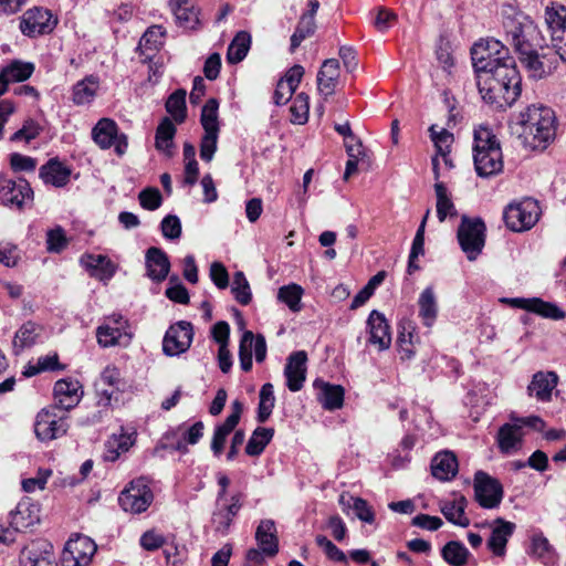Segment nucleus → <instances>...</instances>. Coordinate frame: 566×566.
I'll return each mask as SVG.
<instances>
[{"label":"nucleus","instance_id":"obj_1","mask_svg":"<svg viewBox=\"0 0 566 566\" xmlns=\"http://www.w3.org/2000/svg\"><path fill=\"white\" fill-rule=\"evenodd\" d=\"M476 85L482 98L497 108L514 104L522 92V77L514 59L476 75Z\"/></svg>","mask_w":566,"mask_h":566},{"label":"nucleus","instance_id":"obj_2","mask_svg":"<svg viewBox=\"0 0 566 566\" xmlns=\"http://www.w3.org/2000/svg\"><path fill=\"white\" fill-rule=\"evenodd\" d=\"M501 15L505 40L517 54L544 46L545 39L531 17L512 4H503Z\"/></svg>","mask_w":566,"mask_h":566},{"label":"nucleus","instance_id":"obj_3","mask_svg":"<svg viewBox=\"0 0 566 566\" xmlns=\"http://www.w3.org/2000/svg\"><path fill=\"white\" fill-rule=\"evenodd\" d=\"M516 134L525 147L544 150L556 134L555 113L544 105L528 106L520 114Z\"/></svg>","mask_w":566,"mask_h":566},{"label":"nucleus","instance_id":"obj_4","mask_svg":"<svg viewBox=\"0 0 566 566\" xmlns=\"http://www.w3.org/2000/svg\"><path fill=\"white\" fill-rule=\"evenodd\" d=\"M473 159L480 177L494 176L503 169V156L496 136L486 127L474 130Z\"/></svg>","mask_w":566,"mask_h":566},{"label":"nucleus","instance_id":"obj_5","mask_svg":"<svg viewBox=\"0 0 566 566\" xmlns=\"http://www.w3.org/2000/svg\"><path fill=\"white\" fill-rule=\"evenodd\" d=\"M510 56L509 50L497 40H481L471 48V60L475 75L495 69L506 62Z\"/></svg>","mask_w":566,"mask_h":566},{"label":"nucleus","instance_id":"obj_6","mask_svg":"<svg viewBox=\"0 0 566 566\" xmlns=\"http://www.w3.org/2000/svg\"><path fill=\"white\" fill-rule=\"evenodd\" d=\"M486 227L481 218L463 216L458 228L457 238L469 261L481 254L485 244Z\"/></svg>","mask_w":566,"mask_h":566},{"label":"nucleus","instance_id":"obj_7","mask_svg":"<svg viewBox=\"0 0 566 566\" xmlns=\"http://www.w3.org/2000/svg\"><path fill=\"white\" fill-rule=\"evenodd\" d=\"M541 209L536 200L526 198L518 202L510 203L503 212L506 227L515 232H522L533 228L538 221Z\"/></svg>","mask_w":566,"mask_h":566},{"label":"nucleus","instance_id":"obj_8","mask_svg":"<svg viewBox=\"0 0 566 566\" xmlns=\"http://www.w3.org/2000/svg\"><path fill=\"white\" fill-rule=\"evenodd\" d=\"M39 506L30 500L18 503L14 511L10 512L9 527L0 528V544L10 545L15 541V534L40 522Z\"/></svg>","mask_w":566,"mask_h":566},{"label":"nucleus","instance_id":"obj_9","mask_svg":"<svg viewBox=\"0 0 566 566\" xmlns=\"http://www.w3.org/2000/svg\"><path fill=\"white\" fill-rule=\"evenodd\" d=\"M33 201V190L24 178L14 180L0 174V203L9 208L23 209Z\"/></svg>","mask_w":566,"mask_h":566},{"label":"nucleus","instance_id":"obj_10","mask_svg":"<svg viewBox=\"0 0 566 566\" xmlns=\"http://www.w3.org/2000/svg\"><path fill=\"white\" fill-rule=\"evenodd\" d=\"M153 500V492L144 478L133 480L118 496L120 507L124 511L132 513H142L146 511Z\"/></svg>","mask_w":566,"mask_h":566},{"label":"nucleus","instance_id":"obj_11","mask_svg":"<svg viewBox=\"0 0 566 566\" xmlns=\"http://www.w3.org/2000/svg\"><path fill=\"white\" fill-rule=\"evenodd\" d=\"M57 20L50 10L34 7L27 10L20 19L19 29L23 35L36 38L50 34L56 27Z\"/></svg>","mask_w":566,"mask_h":566},{"label":"nucleus","instance_id":"obj_12","mask_svg":"<svg viewBox=\"0 0 566 566\" xmlns=\"http://www.w3.org/2000/svg\"><path fill=\"white\" fill-rule=\"evenodd\" d=\"M474 495L480 506L494 509L502 502L503 488L496 479L483 471H478L474 476Z\"/></svg>","mask_w":566,"mask_h":566},{"label":"nucleus","instance_id":"obj_13","mask_svg":"<svg viewBox=\"0 0 566 566\" xmlns=\"http://www.w3.org/2000/svg\"><path fill=\"white\" fill-rule=\"evenodd\" d=\"M97 546L93 539L84 535H76L67 541L63 552V563L66 566H87Z\"/></svg>","mask_w":566,"mask_h":566},{"label":"nucleus","instance_id":"obj_14","mask_svg":"<svg viewBox=\"0 0 566 566\" xmlns=\"http://www.w3.org/2000/svg\"><path fill=\"white\" fill-rule=\"evenodd\" d=\"M52 409H43L36 416L34 431L42 441H50L62 437L69 429L66 417L57 416Z\"/></svg>","mask_w":566,"mask_h":566},{"label":"nucleus","instance_id":"obj_15","mask_svg":"<svg viewBox=\"0 0 566 566\" xmlns=\"http://www.w3.org/2000/svg\"><path fill=\"white\" fill-rule=\"evenodd\" d=\"M192 340V326L190 323L180 321L171 325L165 334L163 350L168 356H176L185 353Z\"/></svg>","mask_w":566,"mask_h":566},{"label":"nucleus","instance_id":"obj_16","mask_svg":"<svg viewBox=\"0 0 566 566\" xmlns=\"http://www.w3.org/2000/svg\"><path fill=\"white\" fill-rule=\"evenodd\" d=\"M366 325L369 333L368 344L375 346L378 352L388 349L391 345V333L385 315L377 310L371 311Z\"/></svg>","mask_w":566,"mask_h":566},{"label":"nucleus","instance_id":"obj_17","mask_svg":"<svg viewBox=\"0 0 566 566\" xmlns=\"http://www.w3.org/2000/svg\"><path fill=\"white\" fill-rule=\"evenodd\" d=\"M510 304L513 307L525 310L544 318L553 321H562L566 318V312L564 310L555 303L544 301L539 297H515L510 300Z\"/></svg>","mask_w":566,"mask_h":566},{"label":"nucleus","instance_id":"obj_18","mask_svg":"<svg viewBox=\"0 0 566 566\" xmlns=\"http://www.w3.org/2000/svg\"><path fill=\"white\" fill-rule=\"evenodd\" d=\"M242 503L243 494L241 492H237L232 494L230 497L222 495L218 496V511L214 513L218 526L214 528V531L220 532L222 534H227L233 518L238 515L239 511L241 510Z\"/></svg>","mask_w":566,"mask_h":566},{"label":"nucleus","instance_id":"obj_19","mask_svg":"<svg viewBox=\"0 0 566 566\" xmlns=\"http://www.w3.org/2000/svg\"><path fill=\"white\" fill-rule=\"evenodd\" d=\"M55 408L69 411L82 399L83 390L78 380L60 379L54 385Z\"/></svg>","mask_w":566,"mask_h":566},{"label":"nucleus","instance_id":"obj_20","mask_svg":"<svg viewBox=\"0 0 566 566\" xmlns=\"http://www.w3.org/2000/svg\"><path fill=\"white\" fill-rule=\"evenodd\" d=\"M306 361L307 355L304 350L292 353L285 365L284 375L286 377V386L293 391H300L306 379Z\"/></svg>","mask_w":566,"mask_h":566},{"label":"nucleus","instance_id":"obj_21","mask_svg":"<svg viewBox=\"0 0 566 566\" xmlns=\"http://www.w3.org/2000/svg\"><path fill=\"white\" fill-rule=\"evenodd\" d=\"M52 545L45 541H38L21 552V566H57L53 558Z\"/></svg>","mask_w":566,"mask_h":566},{"label":"nucleus","instance_id":"obj_22","mask_svg":"<svg viewBox=\"0 0 566 566\" xmlns=\"http://www.w3.org/2000/svg\"><path fill=\"white\" fill-rule=\"evenodd\" d=\"M205 426L201 421L193 423L188 428H179L172 436H167V448L178 452H187L188 446L196 444L203 436Z\"/></svg>","mask_w":566,"mask_h":566},{"label":"nucleus","instance_id":"obj_23","mask_svg":"<svg viewBox=\"0 0 566 566\" xmlns=\"http://www.w3.org/2000/svg\"><path fill=\"white\" fill-rule=\"evenodd\" d=\"M145 263L147 276L155 282L164 281L170 270V261L168 255L157 247H150L146 251Z\"/></svg>","mask_w":566,"mask_h":566},{"label":"nucleus","instance_id":"obj_24","mask_svg":"<svg viewBox=\"0 0 566 566\" xmlns=\"http://www.w3.org/2000/svg\"><path fill=\"white\" fill-rule=\"evenodd\" d=\"M255 541L266 556L273 557L279 553L277 531L273 520H262L255 531Z\"/></svg>","mask_w":566,"mask_h":566},{"label":"nucleus","instance_id":"obj_25","mask_svg":"<svg viewBox=\"0 0 566 566\" xmlns=\"http://www.w3.org/2000/svg\"><path fill=\"white\" fill-rule=\"evenodd\" d=\"M314 388L317 390V400L324 409L336 410L343 407L345 391L342 386L316 379Z\"/></svg>","mask_w":566,"mask_h":566},{"label":"nucleus","instance_id":"obj_26","mask_svg":"<svg viewBox=\"0 0 566 566\" xmlns=\"http://www.w3.org/2000/svg\"><path fill=\"white\" fill-rule=\"evenodd\" d=\"M339 78V62L336 59H327L323 62L317 73V88L321 94L328 97L334 94Z\"/></svg>","mask_w":566,"mask_h":566},{"label":"nucleus","instance_id":"obj_27","mask_svg":"<svg viewBox=\"0 0 566 566\" xmlns=\"http://www.w3.org/2000/svg\"><path fill=\"white\" fill-rule=\"evenodd\" d=\"M558 377L554 371H538L533 375L532 381L527 387L530 396H535L541 401H548L552 398V391L557 386Z\"/></svg>","mask_w":566,"mask_h":566},{"label":"nucleus","instance_id":"obj_28","mask_svg":"<svg viewBox=\"0 0 566 566\" xmlns=\"http://www.w3.org/2000/svg\"><path fill=\"white\" fill-rule=\"evenodd\" d=\"M495 524L488 539V547L495 556H504L506 544L514 533L515 524L502 518L495 520Z\"/></svg>","mask_w":566,"mask_h":566},{"label":"nucleus","instance_id":"obj_29","mask_svg":"<svg viewBox=\"0 0 566 566\" xmlns=\"http://www.w3.org/2000/svg\"><path fill=\"white\" fill-rule=\"evenodd\" d=\"M71 170L57 158L50 159L39 170V177L45 185L64 187L70 181Z\"/></svg>","mask_w":566,"mask_h":566},{"label":"nucleus","instance_id":"obj_30","mask_svg":"<svg viewBox=\"0 0 566 566\" xmlns=\"http://www.w3.org/2000/svg\"><path fill=\"white\" fill-rule=\"evenodd\" d=\"M431 472L441 481L451 480L458 472L457 457L450 451L437 453L431 461Z\"/></svg>","mask_w":566,"mask_h":566},{"label":"nucleus","instance_id":"obj_31","mask_svg":"<svg viewBox=\"0 0 566 566\" xmlns=\"http://www.w3.org/2000/svg\"><path fill=\"white\" fill-rule=\"evenodd\" d=\"M230 326L227 322L220 321L214 324V342L219 344L218 361L223 373H228L232 367V356L228 349Z\"/></svg>","mask_w":566,"mask_h":566},{"label":"nucleus","instance_id":"obj_32","mask_svg":"<svg viewBox=\"0 0 566 566\" xmlns=\"http://www.w3.org/2000/svg\"><path fill=\"white\" fill-rule=\"evenodd\" d=\"M419 317L427 327H431L438 316V301L432 286L426 287L418 298Z\"/></svg>","mask_w":566,"mask_h":566},{"label":"nucleus","instance_id":"obj_33","mask_svg":"<svg viewBox=\"0 0 566 566\" xmlns=\"http://www.w3.org/2000/svg\"><path fill=\"white\" fill-rule=\"evenodd\" d=\"M522 426L517 422L503 424L497 433L499 448L504 453H511L521 447L522 443Z\"/></svg>","mask_w":566,"mask_h":566},{"label":"nucleus","instance_id":"obj_34","mask_svg":"<svg viewBox=\"0 0 566 566\" xmlns=\"http://www.w3.org/2000/svg\"><path fill=\"white\" fill-rule=\"evenodd\" d=\"M134 442V432L126 433L122 431L119 434L114 433L105 443L104 460L115 462L122 453L129 450Z\"/></svg>","mask_w":566,"mask_h":566},{"label":"nucleus","instance_id":"obj_35","mask_svg":"<svg viewBox=\"0 0 566 566\" xmlns=\"http://www.w3.org/2000/svg\"><path fill=\"white\" fill-rule=\"evenodd\" d=\"M201 123L205 135L200 146V157L205 161L212 159V97L208 98L202 107Z\"/></svg>","mask_w":566,"mask_h":566},{"label":"nucleus","instance_id":"obj_36","mask_svg":"<svg viewBox=\"0 0 566 566\" xmlns=\"http://www.w3.org/2000/svg\"><path fill=\"white\" fill-rule=\"evenodd\" d=\"M117 124L109 118H102L92 129L93 140L103 149L112 147L117 139Z\"/></svg>","mask_w":566,"mask_h":566},{"label":"nucleus","instance_id":"obj_37","mask_svg":"<svg viewBox=\"0 0 566 566\" xmlns=\"http://www.w3.org/2000/svg\"><path fill=\"white\" fill-rule=\"evenodd\" d=\"M33 72V63L13 60L1 70L0 76L8 87V84L11 82H23L28 80Z\"/></svg>","mask_w":566,"mask_h":566},{"label":"nucleus","instance_id":"obj_38","mask_svg":"<svg viewBox=\"0 0 566 566\" xmlns=\"http://www.w3.org/2000/svg\"><path fill=\"white\" fill-rule=\"evenodd\" d=\"M40 326L34 322L28 321L15 332L13 338V350L18 355L25 348H30L36 343L40 336Z\"/></svg>","mask_w":566,"mask_h":566},{"label":"nucleus","instance_id":"obj_39","mask_svg":"<svg viewBox=\"0 0 566 566\" xmlns=\"http://www.w3.org/2000/svg\"><path fill=\"white\" fill-rule=\"evenodd\" d=\"M165 33L166 32L161 25H151L146 30L138 44L140 54L145 57V60L150 61L153 59V55L148 52H155L159 50V48L163 45Z\"/></svg>","mask_w":566,"mask_h":566},{"label":"nucleus","instance_id":"obj_40","mask_svg":"<svg viewBox=\"0 0 566 566\" xmlns=\"http://www.w3.org/2000/svg\"><path fill=\"white\" fill-rule=\"evenodd\" d=\"M273 436V428H255L245 446V453L250 457H259L271 442Z\"/></svg>","mask_w":566,"mask_h":566},{"label":"nucleus","instance_id":"obj_41","mask_svg":"<svg viewBox=\"0 0 566 566\" xmlns=\"http://www.w3.org/2000/svg\"><path fill=\"white\" fill-rule=\"evenodd\" d=\"M251 46V35L247 31H240L231 41L228 52L227 61L230 64L241 62L248 54Z\"/></svg>","mask_w":566,"mask_h":566},{"label":"nucleus","instance_id":"obj_42","mask_svg":"<svg viewBox=\"0 0 566 566\" xmlns=\"http://www.w3.org/2000/svg\"><path fill=\"white\" fill-rule=\"evenodd\" d=\"M545 21L552 31L553 43L560 39L556 33L564 31L566 22V7L553 3L545 9Z\"/></svg>","mask_w":566,"mask_h":566},{"label":"nucleus","instance_id":"obj_43","mask_svg":"<svg viewBox=\"0 0 566 566\" xmlns=\"http://www.w3.org/2000/svg\"><path fill=\"white\" fill-rule=\"evenodd\" d=\"M97 88V77L93 75L85 77L73 86V102L76 105L91 103L96 95Z\"/></svg>","mask_w":566,"mask_h":566},{"label":"nucleus","instance_id":"obj_44","mask_svg":"<svg viewBox=\"0 0 566 566\" xmlns=\"http://www.w3.org/2000/svg\"><path fill=\"white\" fill-rule=\"evenodd\" d=\"M434 191L437 196V217L439 221L443 222L447 217H455L458 212L446 185L443 182H436Z\"/></svg>","mask_w":566,"mask_h":566},{"label":"nucleus","instance_id":"obj_45","mask_svg":"<svg viewBox=\"0 0 566 566\" xmlns=\"http://www.w3.org/2000/svg\"><path fill=\"white\" fill-rule=\"evenodd\" d=\"M441 555L451 566H464L470 556V552L461 542L450 541L443 546Z\"/></svg>","mask_w":566,"mask_h":566},{"label":"nucleus","instance_id":"obj_46","mask_svg":"<svg viewBox=\"0 0 566 566\" xmlns=\"http://www.w3.org/2000/svg\"><path fill=\"white\" fill-rule=\"evenodd\" d=\"M465 499L460 497L458 501L447 502L441 506V513L452 524L467 527L470 520L465 516Z\"/></svg>","mask_w":566,"mask_h":566},{"label":"nucleus","instance_id":"obj_47","mask_svg":"<svg viewBox=\"0 0 566 566\" xmlns=\"http://www.w3.org/2000/svg\"><path fill=\"white\" fill-rule=\"evenodd\" d=\"M531 553L544 565H554L556 562V555L553 547L548 543V539L542 534L533 536Z\"/></svg>","mask_w":566,"mask_h":566},{"label":"nucleus","instance_id":"obj_48","mask_svg":"<svg viewBox=\"0 0 566 566\" xmlns=\"http://www.w3.org/2000/svg\"><path fill=\"white\" fill-rule=\"evenodd\" d=\"M259 398L260 401L258 407L256 420L260 423H264L270 418L275 403L272 384L266 382L261 387Z\"/></svg>","mask_w":566,"mask_h":566},{"label":"nucleus","instance_id":"obj_49","mask_svg":"<svg viewBox=\"0 0 566 566\" xmlns=\"http://www.w3.org/2000/svg\"><path fill=\"white\" fill-rule=\"evenodd\" d=\"M176 134V127L172 122L165 117L158 125L156 130V147L159 150L166 151L171 155L170 148L172 147V138Z\"/></svg>","mask_w":566,"mask_h":566},{"label":"nucleus","instance_id":"obj_50","mask_svg":"<svg viewBox=\"0 0 566 566\" xmlns=\"http://www.w3.org/2000/svg\"><path fill=\"white\" fill-rule=\"evenodd\" d=\"M315 30V19H311V17L301 15L297 27L291 36L290 51L294 52L306 38L314 34Z\"/></svg>","mask_w":566,"mask_h":566},{"label":"nucleus","instance_id":"obj_51","mask_svg":"<svg viewBox=\"0 0 566 566\" xmlns=\"http://www.w3.org/2000/svg\"><path fill=\"white\" fill-rule=\"evenodd\" d=\"M303 289L295 284H289L279 289L277 298L286 304L292 312L301 311V298Z\"/></svg>","mask_w":566,"mask_h":566},{"label":"nucleus","instance_id":"obj_52","mask_svg":"<svg viewBox=\"0 0 566 566\" xmlns=\"http://www.w3.org/2000/svg\"><path fill=\"white\" fill-rule=\"evenodd\" d=\"M231 293L241 305H248L252 300L250 284L243 272L238 271L233 275Z\"/></svg>","mask_w":566,"mask_h":566},{"label":"nucleus","instance_id":"obj_53","mask_svg":"<svg viewBox=\"0 0 566 566\" xmlns=\"http://www.w3.org/2000/svg\"><path fill=\"white\" fill-rule=\"evenodd\" d=\"M166 111L177 123L184 122L186 117V91L174 92L166 102Z\"/></svg>","mask_w":566,"mask_h":566},{"label":"nucleus","instance_id":"obj_54","mask_svg":"<svg viewBox=\"0 0 566 566\" xmlns=\"http://www.w3.org/2000/svg\"><path fill=\"white\" fill-rule=\"evenodd\" d=\"M243 403L239 399H235L231 403L230 415L227 417L224 422L217 427V429L214 430V434H219L220 437L227 438L238 426L241 419Z\"/></svg>","mask_w":566,"mask_h":566},{"label":"nucleus","instance_id":"obj_55","mask_svg":"<svg viewBox=\"0 0 566 566\" xmlns=\"http://www.w3.org/2000/svg\"><path fill=\"white\" fill-rule=\"evenodd\" d=\"M537 50L538 49H534L532 53L518 54L521 63L526 67L530 76L533 78H542L548 73L539 59Z\"/></svg>","mask_w":566,"mask_h":566},{"label":"nucleus","instance_id":"obj_56","mask_svg":"<svg viewBox=\"0 0 566 566\" xmlns=\"http://www.w3.org/2000/svg\"><path fill=\"white\" fill-rule=\"evenodd\" d=\"M123 335H126L122 326H112L104 324L97 328V342L103 347L114 346L119 343Z\"/></svg>","mask_w":566,"mask_h":566},{"label":"nucleus","instance_id":"obj_57","mask_svg":"<svg viewBox=\"0 0 566 566\" xmlns=\"http://www.w3.org/2000/svg\"><path fill=\"white\" fill-rule=\"evenodd\" d=\"M397 346L401 360L411 359L416 354L412 331L402 326L398 332Z\"/></svg>","mask_w":566,"mask_h":566},{"label":"nucleus","instance_id":"obj_58","mask_svg":"<svg viewBox=\"0 0 566 566\" xmlns=\"http://www.w3.org/2000/svg\"><path fill=\"white\" fill-rule=\"evenodd\" d=\"M292 122L294 124H304L308 118L310 97L305 93L295 96L291 105Z\"/></svg>","mask_w":566,"mask_h":566},{"label":"nucleus","instance_id":"obj_59","mask_svg":"<svg viewBox=\"0 0 566 566\" xmlns=\"http://www.w3.org/2000/svg\"><path fill=\"white\" fill-rule=\"evenodd\" d=\"M430 136L437 148V155L446 157L450 153V147L453 143V134L442 128L440 132L436 130V125L430 127Z\"/></svg>","mask_w":566,"mask_h":566},{"label":"nucleus","instance_id":"obj_60","mask_svg":"<svg viewBox=\"0 0 566 566\" xmlns=\"http://www.w3.org/2000/svg\"><path fill=\"white\" fill-rule=\"evenodd\" d=\"M67 243L69 240L62 227L56 226L46 232V250L49 252L60 253L66 248Z\"/></svg>","mask_w":566,"mask_h":566},{"label":"nucleus","instance_id":"obj_61","mask_svg":"<svg viewBox=\"0 0 566 566\" xmlns=\"http://www.w3.org/2000/svg\"><path fill=\"white\" fill-rule=\"evenodd\" d=\"M42 129L43 128L40 126L38 122H35L32 118H28L24 120L22 127L11 135L10 140H25L27 143H29L30 140L36 138L41 134Z\"/></svg>","mask_w":566,"mask_h":566},{"label":"nucleus","instance_id":"obj_62","mask_svg":"<svg viewBox=\"0 0 566 566\" xmlns=\"http://www.w3.org/2000/svg\"><path fill=\"white\" fill-rule=\"evenodd\" d=\"M165 295L172 302L178 304L189 303V293L187 289L179 282L178 276L169 279V286L166 289Z\"/></svg>","mask_w":566,"mask_h":566},{"label":"nucleus","instance_id":"obj_63","mask_svg":"<svg viewBox=\"0 0 566 566\" xmlns=\"http://www.w3.org/2000/svg\"><path fill=\"white\" fill-rule=\"evenodd\" d=\"M97 386H107L115 388L117 391H123L125 382L120 378V371L115 366H107L101 374Z\"/></svg>","mask_w":566,"mask_h":566},{"label":"nucleus","instance_id":"obj_64","mask_svg":"<svg viewBox=\"0 0 566 566\" xmlns=\"http://www.w3.org/2000/svg\"><path fill=\"white\" fill-rule=\"evenodd\" d=\"M82 262L86 268L101 271L104 275L112 276L114 273L113 264L105 255L88 254L82 258Z\"/></svg>","mask_w":566,"mask_h":566}]
</instances>
